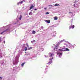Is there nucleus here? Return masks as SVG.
Returning a JSON list of instances; mask_svg holds the SVG:
<instances>
[{"label": "nucleus", "mask_w": 80, "mask_h": 80, "mask_svg": "<svg viewBox=\"0 0 80 80\" xmlns=\"http://www.w3.org/2000/svg\"><path fill=\"white\" fill-rule=\"evenodd\" d=\"M53 59V58H50L49 59V60H50V61H49L48 62V64H51L52 63V59Z\"/></svg>", "instance_id": "1"}, {"label": "nucleus", "mask_w": 80, "mask_h": 80, "mask_svg": "<svg viewBox=\"0 0 80 80\" xmlns=\"http://www.w3.org/2000/svg\"><path fill=\"white\" fill-rule=\"evenodd\" d=\"M54 51H57V49H58V46L57 45H56L55 46V48H53Z\"/></svg>", "instance_id": "2"}, {"label": "nucleus", "mask_w": 80, "mask_h": 80, "mask_svg": "<svg viewBox=\"0 0 80 80\" xmlns=\"http://www.w3.org/2000/svg\"><path fill=\"white\" fill-rule=\"evenodd\" d=\"M53 55H54V54L53 53L49 52V57H53Z\"/></svg>", "instance_id": "3"}, {"label": "nucleus", "mask_w": 80, "mask_h": 80, "mask_svg": "<svg viewBox=\"0 0 80 80\" xmlns=\"http://www.w3.org/2000/svg\"><path fill=\"white\" fill-rule=\"evenodd\" d=\"M7 30H8V29H7L4 31L3 32H1L0 33V34H1V35H2V34L4 33V32H7Z\"/></svg>", "instance_id": "4"}, {"label": "nucleus", "mask_w": 80, "mask_h": 80, "mask_svg": "<svg viewBox=\"0 0 80 80\" xmlns=\"http://www.w3.org/2000/svg\"><path fill=\"white\" fill-rule=\"evenodd\" d=\"M69 47L70 48H73V45H72L70 44L69 45Z\"/></svg>", "instance_id": "5"}, {"label": "nucleus", "mask_w": 80, "mask_h": 80, "mask_svg": "<svg viewBox=\"0 0 80 80\" xmlns=\"http://www.w3.org/2000/svg\"><path fill=\"white\" fill-rule=\"evenodd\" d=\"M33 7H34V6L33 5H31L30 7V10H31V9H32V8H33Z\"/></svg>", "instance_id": "6"}, {"label": "nucleus", "mask_w": 80, "mask_h": 80, "mask_svg": "<svg viewBox=\"0 0 80 80\" xmlns=\"http://www.w3.org/2000/svg\"><path fill=\"white\" fill-rule=\"evenodd\" d=\"M22 15H20V17L19 18V20H22Z\"/></svg>", "instance_id": "7"}, {"label": "nucleus", "mask_w": 80, "mask_h": 80, "mask_svg": "<svg viewBox=\"0 0 80 80\" xmlns=\"http://www.w3.org/2000/svg\"><path fill=\"white\" fill-rule=\"evenodd\" d=\"M28 50V49H27V46H26L25 47V48L24 49V50L25 52H26V51H27V50Z\"/></svg>", "instance_id": "8"}, {"label": "nucleus", "mask_w": 80, "mask_h": 80, "mask_svg": "<svg viewBox=\"0 0 80 80\" xmlns=\"http://www.w3.org/2000/svg\"><path fill=\"white\" fill-rule=\"evenodd\" d=\"M45 21L47 22L48 23H50V20H46Z\"/></svg>", "instance_id": "9"}, {"label": "nucleus", "mask_w": 80, "mask_h": 80, "mask_svg": "<svg viewBox=\"0 0 80 80\" xmlns=\"http://www.w3.org/2000/svg\"><path fill=\"white\" fill-rule=\"evenodd\" d=\"M32 14H33V13H32V12H30L29 13V14L30 15H32Z\"/></svg>", "instance_id": "10"}, {"label": "nucleus", "mask_w": 80, "mask_h": 80, "mask_svg": "<svg viewBox=\"0 0 80 80\" xmlns=\"http://www.w3.org/2000/svg\"><path fill=\"white\" fill-rule=\"evenodd\" d=\"M25 62H24L23 63H22L21 64V66H23V65H25Z\"/></svg>", "instance_id": "11"}, {"label": "nucleus", "mask_w": 80, "mask_h": 80, "mask_svg": "<svg viewBox=\"0 0 80 80\" xmlns=\"http://www.w3.org/2000/svg\"><path fill=\"white\" fill-rule=\"evenodd\" d=\"M32 48H32V47L29 48H28V50H30L31 49H32Z\"/></svg>", "instance_id": "12"}, {"label": "nucleus", "mask_w": 80, "mask_h": 80, "mask_svg": "<svg viewBox=\"0 0 80 80\" xmlns=\"http://www.w3.org/2000/svg\"><path fill=\"white\" fill-rule=\"evenodd\" d=\"M55 7V6H60V5H59V4H56L55 5H54Z\"/></svg>", "instance_id": "13"}, {"label": "nucleus", "mask_w": 80, "mask_h": 80, "mask_svg": "<svg viewBox=\"0 0 80 80\" xmlns=\"http://www.w3.org/2000/svg\"><path fill=\"white\" fill-rule=\"evenodd\" d=\"M54 20H58V18L57 17H54Z\"/></svg>", "instance_id": "14"}, {"label": "nucleus", "mask_w": 80, "mask_h": 80, "mask_svg": "<svg viewBox=\"0 0 80 80\" xmlns=\"http://www.w3.org/2000/svg\"><path fill=\"white\" fill-rule=\"evenodd\" d=\"M35 31H33L32 32V33H33V34H35Z\"/></svg>", "instance_id": "15"}, {"label": "nucleus", "mask_w": 80, "mask_h": 80, "mask_svg": "<svg viewBox=\"0 0 80 80\" xmlns=\"http://www.w3.org/2000/svg\"><path fill=\"white\" fill-rule=\"evenodd\" d=\"M23 2H24V0H23L22 1L20 2L19 3L20 4H21L22 3H23Z\"/></svg>", "instance_id": "16"}, {"label": "nucleus", "mask_w": 80, "mask_h": 80, "mask_svg": "<svg viewBox=\"0 0 80 80\" xmlns=\"http://www.w3.org/2000/svg\"><path fill=\"white\" fill-rule=\"evenodd\" d=\"M70 50L68 49V48H66V51H69Z\"/></svg>", "instance_id": "17"}, {"label": "nucleus", "mask_w": 80, "mask_h": 80, "mask_svg": "<svg viewBox=\"0 0 80 80\" xmlns=\"http://www.w3.org/2000/svg\"><path fill=\"white\" fill-rule=\"evenodd\" d=\"M26 45L27 46V47L28 48H29V46H28V43H26Z\"/></svg>", "instance_id": "18"}, {"label": "nucleus", "mask_w": 80, "mask_h": 80, "mask_svg": "<svg viewBox=\"0 0 80 80\" xmlns=\"http://www.w3.org/2000/svg\"><path fill=\"white\" fill-rule=\"evenodd\" d=\"M74 28H75V26L73 25H72V29Z\"/></svg>", "instance_id": "19"}, {"label": "nucleus", "mask_w": 80, "mask_h": 80, "mask_svg": "<svg viewBox=\"0 0 80 80\" xmlns=\"http://www.w3.org/2000/svg\"><path fill=\"white\" fill-rule=\"evenodd\" d=\"M0 42H2V38H1V37H0Z\"/></svg>", "instance_id": "20"}, {"label": "nucleus", "mask_w": 80, "mask_h": 80, "mask_svg": "<svg viewBox=\"0 0 80 80\" xmlns=\"http://www.w3.org/2000/svg\"><path fill=\"white\" fill-rule=\"evenodd\" d=\"M46 15H48V14H49V13L48 12H46Z\"/></svg>", "instance_id": "21"}, {"label": "nucleus", "mask_w": 80, "mask_h": 80, "mask_svg": "<svg viewBox=\"0 0 80 80\" xmlns=\"http://www.w3.org/2000/svg\"><path fill=\"white\" fill-rule=\"evenodd\" d=\"M59 51H63V50L61 49H59Z\"/></svg>", "instance_id": "22"}, {"label": "nucleus", "mask_w": 80, "mask_h": 80, "mask_svg": "<svg viewBox=\"0 0 80 80\" xmlns=\"http://www.w3.org/2000/svg\"><path fill=\"white\" fill-rule=\"evenodd\" d=\"M63 40H61V41H60V42L61 43H62V42H63Z\"/></svg>", "instance_id": "23"}, {"label": "nucleus", "mask_w": 80, "mask_h": 80, "mask_svg": "<svg viewBox=\"0 0 80 80\" xmlns=\"http://www.w3.org/2000/svg\"><path fill=\"white\" fill-rule=\"evenodd\" d=\"M33 42H35V40H33V41H31V42H32V43H33Z\"/></svg>", "instance_id": "24"}, {"label": "nucleus", "mask_w": 80, "mask_h": 80, "mask_svg": "<svg viewBox=\"0 0 80 80\" xmlns=\"http://www.w3.org/2000/svg\"><path fill=\"white\" fill-rule=\"evenodd\" d=\"M19 4H20V2L17 3V5H19Z\"/></svg>", "instance_id": "25"}, {"label": "nucleus", "mask_w": 80, "mask_h": 80, "mask_svg": "<svg viewBox=\"0 0 80 80\" xmlns=\"http://www.w3.org/2000/svg\"><path fill=\"white\" fill-rule=\"evenodd\" d=\"M71 28H72V26L69 27V30H70V29H71Z\"/></svg>", "instance_id": "26"}, {"label": "nucleus", "mask_w": 80, "mask_h": 80, "mask_svg": "<svg viewBox=\"0 0 80 80\" xmlns=\"http://www.w3.org/2000/svg\"><path fill=\"white\" fill-rule=\"evenodd\" d=\"M61 43L60 42H58V45H60V44Z\"/></svg>", "instance_id": "27"}, {"label": "nucleus", "mask_w": 80, "mask_h": 80, "mask_svg": "<svg viewBox=\"0 0 80 80\" xmlns=\"http://www.w3.org/2000/svg\"><path fill=\"white\" fill-rule=\"evenodd\" d=\"M59 54L60 55H62V53H59Z\"/></svg>", "instance_id": "28"}, {"label": "nucleus", "mask_w": 80, "mask_h": 80, "mask_svg": "<svg viewBox=\"0 0 80 80\" xmlns=\"http://www.w3.org/2000/svg\"><path fill=\"white\" fill-rule=\"evenodd\" d=\"M41 28L42 29H43V27L42 26L41 27Z\"/></svg>", "instance_id": "29"}, {"label": "nucleus", "mask_w": 80, "mask_h": 80, "mask_svg": "<svg viewBox=\"0 0 80 80\" xmlns=\"http://www.w3.org/2000/svg\"><path fill=\"white\" fill-rule=\"evenodd\" d=\"M2 56L0 55V58H2Z\"/></svg>", "instance_id": "30"}, {"label": "nucleus", "mask_w": 80, "mask_h": 80, "mask_svg": "<svg viewBox=\"0 0 80 80\" xmlns=\"http://www.w3.org/2000/svg\"><path fill=\"white\" fill-rule=\"evenodd\" d=\"M0 79H2V77H0Z\"/></svg>", "instance_id": "31"}, {"label": "nucleus", "mask_w": 80, "mask_h": 80, "mask_svg": "<svg viewBox=\"0 0 80 80\" xmlns=\"http://www.w3.org/2000/svg\"><path fill=\"white\" fill-rule=\"evenodd\" d=\"M45 10H46L47 9V8H44Z\"/></svg>", "instance_id": "32"}, {"label": "nucleus", "mask_w": 80, "mask_h": 80, "mask_svg": "<svg viewBox=\"0 0 80 80\" xmlns=\"http://www.w3.org/2000/svg\"><path fill=\"white\" fill-rule=\"evenodd\" d=\"M4 43H5V41H4Z\"/></svg>", "instance_id": "33"}, {"label": "nucleus", "mask_w": 80, "mask_h": 80, "mask_svg": "<svg viewBox=\"0 0 80 80\" xmlns=\"http://www.w3.org/2000/svg\"><path fill=\"white\" fill-rule=\"evenodd\" d=\"M34 10H37V9H34Z\"/></svg>", "instance_id": "34"}, {"label": "nucleus", "mask_w": 80, "mask_h": 80, "mask_svg": "<svg viewBox=\"0 0 80 80\" xmlns=\"http://www.w3.org/2000/svg\"><path fill=\"white\" fill-rule=\"evenodd\" d=\"M75 4H74V7H75Z\"/></svg>", "instance_id": "35"}, {"label": "nucleus", "mask_w": 80, "mask_h": 80, "mask_svg": "<svg viewBox=\"0 0 80 80\" xmlns=\"http://www.w3.org/2000/svg\"><path fill=\"white\" fill-rule=\"evenodd\" d=\"M49 6H52V5H49Z\"/></svg>", "instance_id": "36"}, {"label": "nucleus", "mask_w": 80, "mask_h": 80, "mask_svg": "<svg viewBox=\"0 0 80 80\" xmlns=\"http://www.w3.org/2000/svg\"><path fill=\"white\" fill-rule=\"evenodd\" d=\"M69 13H71V12H69Z\"/></svg>", "instance_id": "37"}, {"label": "nucleus", "mask_w": 80, "mask_h": 80, "mask_svg": "<svg viewBox=\"0 0 80 80\" xmlns=\"http://www.w3.org/2000/svg\"><path fill=\"white\" fill-rule=\"evenodd\" d=\"M25 53H26V52H25Z\"/></svg>", "instance_id": "38"}]
</instances>
